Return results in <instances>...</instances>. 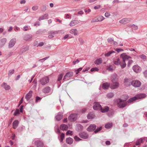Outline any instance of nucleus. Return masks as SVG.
<instances>
[{
	"label": "nucleus",
	"instance_id": "1",
	"mask_svg": "<svg viewBox=\"0 0 147 147\" xmlns=\"http://www.w3.org/2000/svg\"><path fill=\"white\" fill-rule=\"evenodd\" d=\"M120 58L122 59V61L121 62L120 65L122 69L125 68L126 65L125 61L129 59H132V57L128 56L126 53H123L120 55Z\"/></svg>",
	"mask_w": 147,
	"mask_h": 147
},
{
	"label": "nucleus",
	"instance_id": "2",
	"mask_svg": "<svg viewBox=\"0 0 147 147\" xmlns=\"http://www.w3.org/2000/svg\"><path fill=\"white\" fill-rule=\"evenodd\" d=\"M146 96V94L142 93L136 95L135 96L129 98L127 100L128 103H131L141 98H143Z\"/></svg>",
	"mask_w": 147,
	"mask_h": 147
},
{
	"label": "nucleus",
	"instance_id": "3",
	"mask_svg": "<svg viewBox=\"0 0 147 147\" xmlns=\"http://www.w3.org/2000/svg\"><path fill=\"white\" fill-rule=\"evenodd\" d=\"M73 75V72L72 71H69L64 76L63 80L66 81L70 80Z\"/></svg>",
	"mask_w": 147,
	"mask_h": 147
},
{
	"label": "nucleus",
	"instance_id": "4",
	"mask_svg": "<svg viewBox=\"0 0 147 147\" xmlns=\"http://www.w3.org/2000/svg\"><path fill=\"white\" fill-rule=\"evenodd\" d=\"M127 105L126 102H123V100L121 99L118 100L117 106L120 108H123Z\"/></svg>",
	"mask_w": 147,
	"mask_h": 147
},
{
	"label": "nucleus",
	"instance_id": "5",
	"mask_svg": "<svg viewBox=\"0 0 147 147\" xmlns=\"http://www.w3.org/2000/svg\"><path fill=\"white\" fill-rule=\"evenodd\" d=\"M40 81L42 85H44L49 82V78L48 76L45 77L41 78Z\"/></svg>",
	"mask_w": 147,
	"mask_h": 147
},
{
	"label": "nucleus",
	"instance_id": "6",
	"mask_svg": "<svg viewBox=\"0 0 147 147\" xmlns=\"http://www.w3.org/2000/svg\"><path fill=\"white\" fill-rule=\"evenodd\" d=\"M133 81L131 79L125 78L124 82V85L127 87L131 85H132Z\"/></svg>",
	"mask_w": 147,
	"mask_h": 147
},
{
	"label": "nucleus",
	"instance_id": "7",
	"mask_svg": "<svg viewBox=\"0 0 147 147\" xmlns=\"http://www.w3.org/2000/svg\"><path fill=\"white\" fill-rule=\"evenodd\" d=\"M119 84L118 82H112L110 86V88L112 89H114L118 88L119 86Z\"/></svg>",
	"mask_w": 147,
	"mask_h": 147
},
{
	"label": "nucleus",
	"instance_id": "8",
	"mask_svg": "<svg viewBox=\"0 0 147 147\" xmlns=\"http://www.w3.org/2000/svg\"><path fill=\"white\" fill-rule=\"evenodd\" d=\"M77 119V115L73 114L70 115L68 117V120L71 121H74Z\"/></svg>",
	"mask_w": 147,
	"mask_h": 147
},
{
	"label": "nucleus",
	"instance_id": "9",
	"mask_svg": "<svg viewBox=\"0 0 147 147\" xmlns=\"http://www.w3.org/2000/svg\"><path fill=\"white\" fill-rule=\"evenodd\" d=\"M80 137L84 139H87L88 138V135L87 133L85 132H83L79 134Z\"/></svg>",
	"mask_w": 147,
	"mask_h": 147
},
{
	"label": "nucleus",
	"instance_id": "10",
	"mask_svg": "<svg viewBox=\"0 0 147 147\" xmlns=\"http://www.w3.org/2000/svg\"><path fill=\"white\" fill-rule=\"evenodd\" d=\"M93 108L94 110H100L102 107L98 102H95L94 103Z\"/></svg>",
	"mask_w": 147,
	"mask_h": 147
},
{
	"label": "nucleus",
	"instance_id": "11",
	"mask_svg": "<svg viewBox=\"0 0 147 147\" xmlns=\"http://www.w3.org/2000/svg\"><path fill=\"white\" fill-rule=\"evenodd\" d=\"M141 85V83L138 80H134L133 81L132 86L134 87H139Z\"/></svg>",
	"mask_w": 147,
	"mask_h": 147
},
{
	"label": "nucleus",
	"instance_id": "12",
	"mask_svg": "<svg viewBox=\"0 0 147 147\" xmlns=\"http://www.w3.org/2000/svg\"><path fill=\"white\" fill-rule=\"evenodd\" d=\"M16 42V39L15 38H13L10 40L8 45V47L9 48L13 47L15 45Z\"/></svg>",
	"mask_w": 147,
	"mask_h": 147
},
{
	"label": "nucleus",
	"instance_id": "13",
	"mask_svg": "<svg viewBox=\"0 0 147 147\" xmlns=\"http://www.w3.org/2000/svg\"><path fill=\"white\" fill-rule=\"evenodd\" d=\"M134 71L136 73H138L141 71V68L140 67L136 65H134L132 67Z\"/></svg>",
	"mask_w": 147,
	"mask_h": 147
},
{
	"label": "nucleus",
	"instance_id": "14",
	"mask_svg": "<svg viewBox=\"0 0 147 147\" xmlns=\"http://www.w3.org/2000/svg\"><path fill=\"white\" fill-rule=\"evenodd\" d=\"M131 19L129 18H125L120 20L119 22L121 24H126L130 22Z\"/></svg>",
	"mask_w": 147,
	"mask_h": 147
},
{
	"label": "nucleus",
	"instance_id": "15",
	"mask_svg": "<svg viewBox=\"0 0 147 147\" xmlns=\"http://www.w3.org/2000/svg\"><path fill=\"white\" fill-rule=\"evenodd\" d=\"M96 125L95 124H91L87 128V130L89 131H92L95 129Z\"/></svg>",
	"mask_w": 147,
	"mask_h": 147
},
{
	"label": "nucleus",
	"instance_id": "16",
	"mask_svg": "<svg viewBox=\"0 0 147 147\" xmlns=\"http://www.w3.org/2000/svg\"><path fill=\"white\" fill-rule=\"evenodd\" d=\"M32 91L30 90L28 93L26 94L25 96V98L28 101L31 98L32 96Z\"/></svg>",
	"mask_w": 147,
	"mask_h": 147
},
{
	"label": "nucleus",
	"instance_id": "17",
	"mask_svg": "<svg viewBox=\"0 0 147 147\" xmlns=\"http://www.w3.org/2000/svg\"><path fill=\"white\" fill-rule=\"evenodd\" d=\"M63 116V113L60 112H59L55 118L56 120L59 121L62 119Z\"/></svg>",
	"mask_w": 147,
	"mask_h": 147
},
{
	"label": "nucleus",
	"instance_id": "18",
	"mask_svg": "<svg viewBox=\"0 0 147 147\" xmlns=\"http://www.w3.org/2000/svg\"><path fill=\"white\" fill-rule=\"evenodd\" d=\"M32 36L31 34H27L24 36V39L26 41H30L31 40Z\"/></svg>",
	"mask_w": 147,
	"mask_h": 147
},
{
	"label": "nucleus",
	"instance_id": "19",
	"mask_svg": "<svg viewBox=\"0 0 147 147\" xmlns=\"http://www.w3.org/2000/svg\"><path fill=\"white\" fill-rule=\"evenodd\" d=\"M110 86V84L108 82L103 83L102 85V88L104 90L108 89Z\"/></svg>",
	"mask_w": 147,
	"mask_h": 147
},
{
	"label": "nucleus",
	"instance_id": "20",
	"mask_svg": "<svg viewBox=\"0 0 147 147\" xmlns=\"http://www.w3.org/2000/svg\"><path fill=\"white\" fill-rule=\"evenodd\" d=\"M49 18V15L48 14L46 13L40 17L38 19L39 21H41L43 20L47 19Z\"/></svg>",
	"mask_w": 147,
	"mask_h": 147
},
{
	"label": "nucleus",
	"instance_id": "21",
	"mask_svg": "<svg viewBox=\"0 0 147 147\" xmlns=\"http://www.w3.org/2000/svg\"><path fill=\"white\" fill-rule=\"evenodd\" d=\"M19 124V122L17 120H16L14 121L13 123L12 127L14 129H16L18 127Z\"/></svg>",
	"mask_w": 147,
	"mask_h": 147
},
{
	"label": "nucleus",
	"instance_id": "22",
	"mask_svg": "<svg viewBox=\"0 0 147 147\" xmlns=\"http://www.w3.org/2000/svg\"><path fill=\"white\" fill-rule=\"evenodd\" d=\"M60 128L61 130L64 131L67 130L68 127L67 125L65 124H62L60 125Z\"/></svg>",
	"mask_w": 147,
	"mask_h": 147
},
{
	"label": "nucleus",
	"instance_id": "23",
	"mask_svg": "<svg viewBox=\"0 0 147 147\" xmlns=\"http://www.w3.org/2000/svg\"><path fill=\"white\" fill-rule=\"evenodd\" d=\"M79 23L78 21L77 20H74L71 21L69 25L71 26H74Z\"/></svg>",
	"mask_w": 147,
	"mask_h": 147
},
{
	"label": "nucleus",
	"instance_id": "24",
	"mask_svg": "<svg viewBox=\"0 0 147 147\" xmlns=\"http://www.w3.org/2000/svg\"><path fill=\"white\" fill-rule=\"evenodd\" d=\"M7 41L6 38H4L0 40V47H2L4 45Z\"/></svg>",
	"mask_w": 147,
	"mask_h": 147
},
{
	"label": "nucleus",
	"instance_id": "25",
	"mask_svg": "<svg viewBox=\"0 0 147 147\" xmlns=\"http://www.w3.org/2000/svg\"><path fill=\"white\" fill-rule=\"evenodd\" d=\"M1 86L7 90H9L10 89V86L7 84L6 83L4 82L1 85Z\"/></svg>",
	"mask_w": 147,
	"mask_h": 147
},
{
	"label": "nucleus",
	"instance_id": "26",
	"mask_svg": "<svg viewBox=\"0 0 147 147\" xmlns=\"http://www.w3.org/2000/svg\"><path fill=\"white\" fill-rule=\"evenodd\" d=\"M35 144L36 146L37 147H43V142L40 141H36L35 142Z\"/></svg>",
	"mask_w": 147,
	"mask_h": 147
},
{
	"label": "nucleus",
	"instance_id": "27",
	"mask_svg": "<svg viewBox=\"0 0 147 147\" xmlns=\"http://www.w3.org/2000/svg\"><path fill=\"white\" fill-rule=\"evenodd\" d=\"M73 142V140L72 138L69 137L67 138L66 139V142L68 144H71Z\"/></svg>",
	"mask_w": 147,
	"mask_h": 147
},
{
	"label": "nucleus",
	"instance_id": "28",
	"mask_svg": "<svg viewBox=\"0 0 147 147\" xmlns=\"http://www.w3.org/2000/svg\"><path fill=\"white\" fill-rule=\"evenodd\" d=\"M51 89L50 87L47 86L44 88L43 89L42 91L45 93H48L50 92Z\"/></svg>",
	"mask_w": 147,
	"mask_h": 147
},
{
	"label": "nucleus",
	"instance_id": "29",
	"mask_svg": "<svg viewBox=\"0 0 147 147\" xmlns=\"http://www.w3.org/2000/svg\"><path fill=\"white\" fill-rule=\"evenodd\" d=\"M69 32L71 34H73L74 36L76 35L78 33V31L76 29H73L71 30H70Z\"/></svg>",
	"mask_w": 147,
	"mask_h": 147
},
{
	"label": "nucleus",
	"instance_id": "30",
	"mask_svg": "<svg viewBox=\"0 0 147 147\" xmlns=\"http://www.w3.org/2000/svg\"><path fill=\"white\" fill-rule=\"evenodd\" d=\"M102 62V59L100 58L95 61L94 63L95 64L99 65Z\"/></svg>",
	"mask_w": 147,
	"mask_h": 147
},
{
	"label": "nucleus",
	"instance_id": "31",
	"mask_svg": "<svg viewBox=\"0 0 147 147\" xmlns=\"http://www.w3.org/2000/svg\"><path fill=\"white\" fill-rule=\"evenodd\" d=\"M109 110V108L108 107L106 106L104 108L101 109L100 110L101 112L102 113H105L107 112Z\"/></svg>",
	"mask_w": 147,
	"mask_h": 147
},
{
	"label": "nucleus",
	"instance_id": "32",
	"mask_svg": "<svg viewBox=\"0 0 147 147\" xmlns=\"http://www.w3.org/2000/svg\"><path fill=\"white\" fill-rule=\"evenodd\" d=\"M118 79L117 78V76L116 75H113L112 76L111 78L112 82L117 81L118 82Z\"/></svg>",
	"mask_w": 147,
	"mask_h": 147
},
{
	"label": "nucleus",
	"instance_id": "33",
	"mask_svg": "<svg viewBox=\"0 0 147 147\" xmlns=\"http://www.w3.org/2000/svg\"><path fill=\"white\" fill-rule=\"evenodd\" d=\"M29 49V47L28 46H24L21 50L22 53L25 52L28 50Z\"/></svg>",
	"mask_w": 147,
	"mask_h": 147
},
{
	"label": "nucleus",
	"instance_id": "34",
	"mask_svg": "<svg viewBox=\"0 0 147 147\" xmlns=\"http://www.w3.org/2000/svg\"><path fill=\"white\" fill-rule=\"evenodd\" d=\"M113 124L112 123H109L105 124V127L106 129H109L112 127Z\"/></svg>",
	"mask_w": 147,
	"mask_h": 147
},
{
	"label": "nucleus",
	"instance_id": "35",
	"mask_svg": "<svg viewBox=\"0 0 147 147\" xmlns=\"http://www.w3.org/2000/svg\"><path fill=\"white\" fill-rule=\"evenodd\" d=\"M63 73H61L60 74H59L57 76V82L60 81L62 80V78L63 77Z\"/></svg>",
	"mask_w": 147,
	"mask_h": 147
},
{
	"label": "nucleus",
	"instance_id": "36",
	"mask_svg": "<svg viewBox=\"0 0 147 147\" xmlns=\"http://www.w3.org/2000/svg\"><path fill=\"white\" fill-rule=\"evenodd\" d=\"M120 59L119 58H118L116 60L114 61L113 63L115 65H120Z\"/></svg>",
	"mask_w": 147,
	"mask_h": 147
},
{
	"label": "nucleus",
	"instance_id": "37",
	"mask_svg": "<svg viewBox=\"0 0 147 147\" xmlns=\"http://www.w3.org/2000/svg\"><path fill=\"white\" fill-rule=\"evenodd\" d=\"M115 51H109V52H108L106 53H105V55L106 57H108L110 56L111 54H112L113 53H115Z\"/></svg>",
	"mask_w": 147,
	"mask_h": 147
},
{
	"label": "nucleus",
	"instance_id": "38",
	"mask_svg": "<svg viewBox=\"0 0 147 147\" xmlns=\"http://www.w3.org/2000/svg\"><path fill=\"white\" fill-rule=\"evenodd\" d=\"M143 139H139L137 140L136 143V145L137 146L139 145L140 143H142L143 141Z\"/></svg>",
	"mask_w": 147,
	"mask_h": 147
},
{
	"label": "nucleus",
	"instance_id": "39",
	"mask_svg": "<svg viewBox=\"0 0 147 147\" xmlns=\"http://www.w3.org/2000/svg\"><path fill=\"white\" fill-rule=\"evenodd\" d=\"M98 22H100L103 20L104 18L102 16H100L97 17Z\"/></svg>",
	"mask_w": 147,
	"mask_h": 147
},
{
	"label": "nucleus",
	"instance_id": "40",
	"mask_svg": "<svg viewBox=\"0 0 147 147\" xmlns=\"http://www.w3.org/2000/svg\"><path fill=\"white\" fill-rule=\"evenodd\" d=\"M107 69L109 71H113V66L112 65H110L107 66Z\"/></svg>",
	"mask_w": 147,
	"mask_h": 147
},
{
	"label": "nucleus",
	"instance_id": "41",
	"mask_svg": "<svg viewBox=\"0 0 147 147\" xmlns=\"http://www.w3.org/2000/svg\"><path fill=\"white\" fill-rule=\"evenodd\" d=\"M65 134L64 133H62L60 136V139L59 140L60 142H62L64 138Z\"/></svg>",
	"mask_w": 147,
	"mask_h": 147
},
{
	"label": "nucleus",
	"instance_id": "42",
	"mask_svg": "<svg viewBox=\"0 0 147 147\" xmlns=\"http://www.w3.org/2000/svg\"><path fill=\"white\" fill-rule=\"evenodd\" d=\"M139 57L141 59L145 60L146 59V56L144 55L143 54L139 55Z\"/></svg>",
	"mask_w": 147,
	"mask_h": 147
},
{
	"label": "nucleus",
	"instance_id": "43",
	"mask_svg": "<svg viewBox=\"0 0 147 147\" xmlns=\"http://www.w3.org/2000/svg\"><path fill=\"white\" fill-rule=\"evenodd\" d=\"M47 9L45 5H42L40 7V9L43 12L45 11Z\"/></svg>",
	"mask_w": 147,
	"mask_h": 147
},
{
	"label": "nucleus",
	"instance_id": "44",
	"mask_svg": "<svg viewBox=\"0 0 147 147\" xmlns=\"http://www.w3.org/2000/svg\"><path fill=\"white\" fill-rule=\"evenodd\" d=\"M114 95L113 93L112 92L110 93L107 95V96L109 98H112Z\"/></svg>",
	"mask_w": 147,
	"mask_h": 147
},
{
	"label": "nucleus",
	"instance_id": "45",
	"mask_svg": "<svg viewBox=\"0 0 147 147\" xmlns=\"http://www.w3.org/2000/svg\"><path fill=\"white\" fill-rule=\"evenodd\" d=\"M14 70L13 69L10 70L9 71L8 74V76H11V75L14 73Z\"/></svg>",
	"mask_w": 147,
	"mask_h": 147
},
{
	"label": "nucleus",
	"instance_id": "46",
	"mask_svg": "<svg viewBox=\"0 0 147 147\" xmlns=\"http://www.w3.org/2000/svg\"><path fill=\"white\" fill-rule=\"evenodd\" d=\"M102 129V127H98L96 129V130H95L94 131V133L95 134H96L98 132H99V131L101 130V129Z\"/></svg>",
	"mask_w": 147,
	"mask_h": 147
},
{
	"label": "nucleus",
	"instance_id": "47",
	"mask_svg": "<svg viewBox=\"0 0 147 147\" xmlns=\"http://www.w3.org/2000/svg\"><path fill=\"white\" fill-rule=\"evenodd\" d=\"M77 127H78V129L81 130H82L84 127L83 126L80 124H78Z\"/></svg>",
	"mask_w": 147,
	"mask_h": 147
},
{
	"label": "nucleus",
	"instance_id": "48",
	"mask_svg": "<svg viewBox=\"0 0 147 147\" xmlns=\"http://www.w3.org/2000/svg\"><path fill=\"white\" fill-rule=\"evenodd\" d=\"M128 60H128V64H127V66L128 67H130L131 65L133 63V60H131V59L129 60V59Z\"/></svg>",
	"mask_w": 147,
	"mask_h": 147
},
{
	"label": "nucleus",
	"instance_id": "49",
	"mask_svg": "<svg viewBox=\"0 0 147 147\" xmlns=\"http://www.w3.org/2000/svg\"><path fill=\"white\" fill-rule=\"evenodd\" d=\"M99 70L98 69L97 67H94L92 68L90 70V71L92 72L94 71H98Z\"/></svg>",
	"mask_w": 147,
	"mask_h": 147
},
{
	"label": "nucleus",
	"instance_id": "50",
	"mask_svg": "<svg viewBox=\"0 0 147 147\" xmlns=\"http://www.w3.org/2000/svg\"><path fill=\"white\" fill-rule=\"evenodd\" d=\"M19 113V109H17L14 113V115L16 116Z\"/></svg>",
	"mask_w": 147,
	"mask_h": 147
},
{
	"label": "nucleus",
	"instance_id": "51",
	"mask_svg": "<svg viewBox=\"0 0 147 147\" xmlns=\"http://www.w3.org/2000/svg\"><path fill=\"white\" fill-rule=\"evenodd\" d=\"M38 6L37 5L34 6L32 8V9L34 11L36 10L38 8Z\"/></svg>",
	"mask_w": 147,
	"mask_h": 147
},
{
	"label": "nucleus",
	"instance_id": "52",
	"mask_svg": "<svg viewBox=\"0 0 147 147\" xmlns=\"http://www.w3.org/2000/svg\"><path fill=\"white\" fill-rule=\"evenodd\" d=\"M87 118L89 119H93V117L92 115L88 114L87 116Z\"/></svg>",
	"mask_w": 147,
	"mask_h": 147
},
{
	"label": "nucleus",
	"instance_id": "53",
	"mask_svg": "<svg viewBox=\"0 0 147 147\" xmlns=\"http://www.w3.org/2000/svg\"><path fill=\"white\" fill-rule=\"evenodd\" d=\"M74 138L75 140L76 141H79L81 140H82L80 138H79V137H78L77 136H75L74 137Z\"/></svg>",
	"mask_w": 147,
	"mask_h": 147
},
{
	"label": "nucleus",
	"instance_id": "54",
	"mask_svg": "<svg viewBox=\"0 0 147 147\" xmlns=\"http://www.w3.org/2000/svg\"><path fill=\"white\" fill-rule=\"evenodd\" d=\"M50 33L51 34H57L58 32L57 31H52L50 32Z\"/></svg>",
	"mask_w": 147,
	"mask_h": 147
},
{
	"label": "nucleus",
	"instance_id": "55",
	"mask_svg": "<svg viewBox=\"0 0 147 147\" xmlns=\"http://www.w3.org/2000/svg\"><path fill=\"white\" fill-rule=\"evenodd\" d=\"M69 134L70 135H72L73 134L72 131H71L69 130L68 131H67L66 133V135H68Z\"/></svg>",
	"mask_w": 147,
	"mask_h": 147
},
{
	"label": "nucleus",
	"instance_id": "56",
	"mask_svg": "<svg viewBox=\"0 0 147 147\" xmlns=\"http://www.w3.org/2000/svg\"><path fill=\"white\" fill-rule=\"evenodd\" d=\"M98 20L97 18L96 17L93 19L91 21V22H98Z\"/></svg>",
	"mask_w": 147,
	"mask_h": 147
},
{
	"label": "nucleus",
	"instance_id": "57",
	"mask_svg": "<svg viewBox=\"0 0 147 147\" xmlns=\"http://www.w3.org/2000/svg\"><path fill=\"white\" fill-rule=\"evenodd\" d=\"M30 28V27L29 26H25L24 27L23 30L25 31H27V30H28Z\"/></svg>",
	"mask_w": 147,
	"mask_h": 147
},
{
	"label": "nucleus",
	"instance_id": "58",
	"mask_svg": "<svg viewBox=\"0 0 147 147\" xmlns=\"http://www.w3.org/2000/svg\"><path fill=\"white\" fill-rule=\"evenodd\" d=\"M131 26L132 29L134 30H136L138 29V26L134 24L133 25Z\"/></svg>",
	"mask_w": 147,
	"mask_h": 147
},
{
	"label": "nucleus",
	"instance_id": "59",
	"mask_svg": "<svg viewBox=\"0 0 147 147\" xmlns=\"http://www.w3.org/2000/svg\"><path fill=\"white\" fill-rule=\"evenodd\" d=\"M65 16L66 19H71V16L69 14H66Z\"/></svg>",
	"mask_w": 147,
	"mask_h": 147
},
{
	"label": "nucleus",
	"instance_id": "60",
	"mask_svg": "<svg viewBox=\"0 0 147 147\" xmlns=\"http://www.w3.org/2000/svg\"><path fill=\"white\" fill-rule=\"evenodd\" d=\"M116 51H117L118 53H119L121 51H123L124 50L123 49H121L119 48H117L115 50Z\"/></svg>",
	"mask_w": 147,
	"mask_h": 147
},
{
	"label": "nucleus",
	"instance_id": "61",
	"mask_svg": "<svg viewBox=\"0 0 147 147\" xmlns=\"http://www.w3.org/2000/svg\"><path fill=\"white\" fill-rule=\"evenodd\" d=\"M107 40L109 43H111V41H113V39L111 38H108Z\"/></svg>",
	"mask_w": 147,
	"mask_h": 147
},
{
	"label": "nucleus",
	"instance_id": "62",
	"mask_svg": "<svg viewBox=\"0 0 147 147\" xmlns=\"http://www.w3.org/2000/svg\"><path fill=\"white\" fill-rule=\"evenodd\" d=\"M110 15V13L108 12H106L105 14V16L106 17H109Z\"/></svg>",
	"mask_w": 147,
	"mask_h": 147
},
{
	"label": "nucleus",
	"instance_id": "63",
	"mask_svg": "<svg viewBox=\"0 0 147 147\" xmlns=\"http://www.w3.org/2000/svg\"><path fill=\"white\" fill-rule=\"evenodd\" d=\"M100 5L96 6L94 7V9H98L100 7Z\"/></svg>",
	"mask_w": 147,
	"mask_h": 147
},
{
	"label": "nucleus",
	"instance_id": "64",
	"mask_svg": "<svg viewBox=\"0 0 147 147\" xmlns=\"http://www.w3.org/2000/svg\"><path fill=\"white\" fill-rule=\"evenodd\" d=\"M143 74L144 76L146 78H147V70H146L144 72Z\"/></svg>",
	"mask_w": 147,
	"mask_h": 147
}]
</instances>
